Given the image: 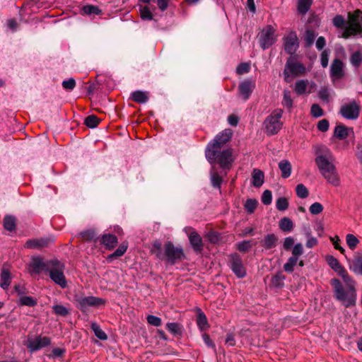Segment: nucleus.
<instances>
[{
    "mask_svg": "<svg viewBox=\"0 0 362 362\" xmlns=\"http://www.w3.org/2000/svg\"><path fill=\"white\" fill-rule=\"evenodd\" d=\"M343 280L346 288L337 279H332L330 281L334 296L345 307L348 308L354 305L356 302V281L349 275L346 269L338 274Z\"/></svg>",
    "mask_w": 362,
    "mask_h": 362,
    "instance_id": "f03ea898",
    "label": "nucleus"
},
{
    "mask_svg": "<svg viewBox=\"0 0 362 362\" xmlns=\"http://www.w3.org/2000/svg\"><path fill=\"white\" fill-rule=\"evenodd\" d=\"M237 248L240 252H247L251 248L250 240H243L237 244Z\"/></svg>",
    "mask_w": 362,
    "mask_h": 362,
    "instance_id": "052dcab7",
    "label": "nucleus"
},
{
    "mask_svg": "<svg viewBox=\"0 0 362 362\" xmlns=\"http://www.w3.org/2000/svg\"><path fill=\"white\" fill-rule=\"evenodd\" d=\"M74 303L77 308L81 312L86 313L90 307H99L104 305L105 300L103 298L93 296H83L76 294L74 296Z\"/></svg>",
    "mask_w": 362,
    "mask_h": 362,
    "instance_id": "0eeeda50",
    "label": "nucleus"
},
{
    "mask_svg": "<svg viewBox=\"0 0 362 362\" xmlns=\"http://www.w3.org/2000/svg\"><path fill=\"white\" fill-rule=\"evenodd\" d=\"M278 241V238L274 233L265 235L263 240V246L265 249L269 250L276 247Z\"/></svg>",
    "mask_w": 362,
    "mask_h": 362,
    "instance_id": "a878e982",
    "label": "nucleus"
},
{
    "mask_svg": "<svg viewBox=\"0 0 362 362\" xmlns=\"http://www.w3.org/2000/svg\"><path fill=\"white\" fill-rule=\"evenodd\" d=\"M250 64L246 62L240 64L236 68V71L238 74H247L250 71Z\"/></svg>",
    "mask_w": 362,
    "mask_h": 362,
    "instance_id": "bf43d9fd",
    "label": "nucleus"
},
{
    "mask_svg": "<svg viewBox=\"0 0 362 362\" xmlns=\"http://www.w3.org/2000/svg\"><path fill=\"white\" fill-rule=\"evenodd\" d=\"M296 195L300 199H305L308 196V190L303 184H298L296 187Z\"/></svg>",
    "mask_w": 362,
    "mask_h": 362,
    "instance_id": "c03bdc74",
    "label": "nucleus"
},
{
    "mask_svg": "<svg viewBox=\"0 0 362 362\" xmlns=\"http://www.w3.org/2000/svg\"><path fill=\"white\" fill-rule=\"evenodd\" d=\"M4 227L8 231H13L16 227V218L11 215H6L4 219Z\"/></svg>",
    "mask_w": 362,
    "mask_h": 362,
    "instance_id": "c756f323",
    "label": "nucleus"
},
{
    "mask_svg": "<svg viewBox=\"0 0 362 362\" xmlns=\"http://www.w3.org/2000/svg\"><path fill=\"white\" fill-rule=\"evenodd\" d=\"M283 41L284 50L288 54H293L299 47L298 38L295 31H291L285 35Z\"/></svg>",
    "mask_w": 362,
    "mask_h": 362,
    "instance_id": "f8f14e48",
    "label": "nucleus"
},
{
    "mask_svg": "<svg viewBox=\"0 0 362 362\" xmlns=\"http://www.w3.org/2000/svg\"><path fill=\"white\" fill-rule=\"evenodd\" d=\"M285 276L281 273H278L272 277V284L277 287H281L284 285Z\"/></svg>",
    "mask_w": 362,
    "mask_h": 362,
    "instance_id": "3c124183",
    "label": "nucleus"
},
{
    "mask_svg": "<svg viewBox=\"0 0 362 362\" xmlns=\"http://www.w3.org/2000/svg\"><path fill=\"white\" fill-rule=\"evenodd\" d=\"M140 16L143 20H152L153 16L147 6H144L140 9Z\"/></svg>",
    "mask_w": 362,
    "mask_h": 362,
    "instance_id": "680f3d73",
    "label": "nucleus"
},
{
    "mask_svg": "<svg viewBox=\"0 0 362 362\" xmlns=\"http://www.w3.org/2000/svg\"><path fill=\"white\" fill-rule=\"evenodd\" d=\"M323 206L319 202L313 203L309 208V211L313 215H317L323 211Z\"/></svg>",
    "mask_w": 362,
    "mask_h": 362,
    "instance_id": "603ef678",
    "label": "nucleus"
},
{
    "mask_svg": "<svg viewBox=\"0 0 362 362\" xmlns=\"http://www.w3.org/2000/svg\"><path fill=\"white\" fill-rule=\"evenodd\" d=\"M329 124L328 120L324 119L318 122L317 129L321 132H327L329 129Z\"/></svg>",
    "mask_w": 362,
    "mask_h": 362,
    "instance_id": "774afa93",
    "label": "nucleus"
},
{
    "mask_svg": "<svg viewBox=\"0 0 362 362\" xmlns=\"http://www.w3.org/2000/svg\"><path fill=\"white\" fill-rule=\"evenodd\" d=\"M54 313L60 316H66L69 313V310L62 305H54L52 306Z\"/></svg>",
    "mask_w": 362,
    "mask_h": 362,
    "instance_id": "a18cd8bd",
    "label": "nucleus"
},
{
    "mask_svg": "<svg viewBox=\"0 0 362 362\" xmlns=\"http://www.w3.org/2000/svg\"><path fill=\"white\" fill-rule=\"evenodd\" d=\"M51 344V340L47 337L37 336L35 338H29L26 343V346L31 352H35L42 348L48 346Z\"/></svg>",
    "mask_w": 362,
    "mask_h": 362,
    "instance_id": "4468645a",
    "label": "nucleus"
},
{
    "mask_svg": "<svg viewBox=\"0 0 362 362\" xmlns=\"http://www.w3.org/2000/svg\"><path fill=\"white\" fill-rule=\"evenodd\" d=\"M99 119L96 116L92 115L86 118L85 124L89 128H95L99 124Z\"/></svg>",
    "mask_w": 362,
    "mask_h": 362,
    "instance_id": "49530a36",
    "label": "nucleus"
},
{
    "mask_svg": "<svg viewBox=\"0 0 362 362\" xmlns=\"http://www.w3.org/2000/svg\"><path fill=\"white\" fill-rule=\"evenodd\" d=\"M54 260L43 261L41 257H33L30 263L31 273L40 274L42 272H47Z\"/></svg>",
    "mask_w": 362,
    "mask_h": 362,
    "instance_id": "f3484780",
    "label": "nucleus"
},
{
    "mask_svg": "<svg viewBox=\"0 0 362 362\" xmlns=\"http://www.w3.org/2000/svg\"><path fill=\"white\" fill-rule=\"evenodd\" d=\"M264 173L258 169H254L252 174V184L255 187H261L264 183Z\"/></svg>",
    "mask_w": 362,
    "mask_h": 362,
    "instance_id": "5701e85b",
    "label": "nucleus"
},
{
    "mask_svg": "<svg viewBox=\"0 0 362 362\" xmlns=\"http://www.w3.org/2000/svg\"><path fill=\"white\" fill-rule=\"evenodd\" d=\"M303 254V245L300 243L294 245L292 249V256L290 257L284 265V269L288 273L293 272L294 267L298 262V258Z\"/></svg>",
    "mask_w": 362,
    "mask_h": 362,
    "instance_id": "9b49d317",
    "label": "nucleus"
},
{
    "mask_svg": "<svg viewBox=\"0 0 362 362\" xmlns=\"http://www.w3.org/2000/svg\"><path fill=\"white\" fill-rule=\"evenodd\" d=\"M279 168L283 178H288L291 174V164L288 160H282L279 163Z\"/></svg>",
    "mask_w": 362,
    "mask_h": 362,
    "instance_id": "b1692460",
    "label": "nucleus"
},
{
    "mask_svg": "<svg viewBox=\"0 0 362 362\" xmlns=\"http://www.w3.org/2000/svg\"><path fill=\"white\" fill-rule=\"evenodd\" d=\"M330 240L332 243L334 247L339 250L341 254H344L345 250L340 246V238L339 236L335 235L334 237H330Z\"/></svg>",
    "mask_w": 362,
    "mask_h": 362,
    "instance_id": "4d7b16f0",
    "label": "nucleus"
},
{
    "mask_svg": "<svg viewBox=\"0 0 362 362\" xmlns=\"http://www.w3.org/2000/svg\"><path fill=\"white\" fill-rule=\"evenodd\" d=\"M102 243L109 248H113L117 243V238L112 234H105L102 238Z\"/></svg>",
    "mask_w": 362,
    "mask_h": 362,
    "instance_id": "2f4dec72",
    "label": "nucleus"
},
{
    "mask_svg": "<svg viewBox=\"0 0 362 362\" xmlns=\"http://www.w3.org/2000/svg\"><path fill=\"white\" fill-rule=\"evenodd\" d=\"M148 324L155 327H159L161 325V319L157 316L150 315L147 317Z\"/></svg>",
    "mask_w": 362,
    "mask_h": 362,
    "instance_id": "338daca9",
    "label": "nucleus"
},
{
    "mask_svg": "<svg viewBox=\"0 0 362 362\" xmlns=\"http://www.w3.org/2000/svg\"><path fill=\"white\" fill-rule=\"evenodd\" d=\"M340 113L346 119H356L359 116L360 107L356 102H350L341 107Z\"/></svg>",
    "mask_w": 362,
    "mask_h": 362,
    "instance_id": "2eb2a0df",
    "label": "nucleus"
},
{
    "mask_svg": "<svg viewBox=\"0 0 362 362\" xmlns=\"http://www.w3.org/2000/svg\"><path fill=\"white\" fill-rule=\"evenodd\" d=\"M91 329L93 331L95 335L100 340H106L107 336L105 332L100 328V327L96 323L93 322L91 324Z\"/></svg>",
    "mask_w": 362,
    "mask_h": 362,
    "instance_id": "e433bc0d",
    "label": "nucleus"
},
{
    "mask_svg": "<svg viewBox=\"0 0 362 362\" xmlns=\"http://www.w3.org/2000/svg\"><path fill=\"white\" fill-rule=\"evenodd\" d=\"M257 206V202L255 199H249L245 202V209L248 213L252 214L256 209Z\"/></svg>",
    "mask_w": 362,
    "mask_h": 362,
    "instance_id": "8fccbe9b",
    "label": "nucleus"
},
{
    "mask_svg": "<svg viewBox=\"0 0 362 362\" xmlns=\"http://www.w3.org/2000/svg\"><path fill=\"white\" fill-rule=\"evenodd\" d=\"M152 251L159 259L163 260V252L164 251H163L162 245H161L160 242L156 241L153 243Z\"/></svg>",
    "mask_w": 362,
    "mask_h": 362,
    "instance_id": "37998d69",
    "label": "nucleus"
},
{
    "mask_svg": "<svg viewBox=\"0 0 362 362\" xmlns=\"http://www.w3.org/2000/svg\"><path fill=\"white\" fill-rule=\"evenodd\" d=\"M276 30L273 26L268 25L262 30L259 37L260 46L263 49L269 48L276 41Z\"/></svg>",
    "mask_w": 362,
    "mask_h": 362,
    "instance_id": "9d476101",
    "label": "nucleus"
},
{
    "mask_svg": "<svg viewBox=\"0 0 362 362\" xmlns=\"http://www.w3.org/2000/svg\"><path fill=\"white\" fill-rule=\"evenodd\" d=\"M197 324L201 331H204L208 326L206 316L201 310L199 311L198 316H197Z\"/></svg>",
    "mask_w": 362,
    "mask_h": 362,
    "instance_id": "f704fd0d",
    "label": "nucleus"
},
{
    "mask_svg": "<svg viewBox=\"0 0 362 362\" xmlns=\"http://www.w3.org/2000/svg\"><path fill=\"white\" fill-rule=\"evenodd\" d=\"M322 175L329 185L334 187H339L341 185L340 177L337 168L332 170L329 173H325Z\"/></svg>",
    "mask_w": 362,
    "mask_h": 362,
    "instance_id": "4be33fe9",
    "label": "nucleus"
},
{
    "mask_svg": "<svg viewBox=\"0 0 362 362\" xmlns=\"http://www.w3.org/2000/svg\"><path fill=\"white\" fill-rule=\"evenodd\" d=\"M279 228L284 232H291L293 228V223L289 218L284 217L279 221Z\"/></svg>",
    "mask_w": 362,
    "mask_h": 362,
    "instance_id": "473e14b6",
    "label": "nucleus"
},
{
    "mask_svg": "<svg viewBox=\"0 0 362 362\" xmlns=\"http://www.w3.org/2000/svg\"><path fill=\"white\" fill-rule=\"evenodd\" d=\"M283 93L284 98L282 100V105L284 107L291 109L293 106V100L291 96V92L288 90H284Z\"/></svg>",
    "mask_w": 362,
    "mask_h": 362,
    "instance_id": "a19ab883",
    "label": "nucleus"
},
{
    "mask_svg": "<svg viewBox=\"0 0 362 362\" xmlns=\"http://www.w3.org/2000/svg\"><path fill=\"white\" fill-rule=\"evenodd\" d=\"M319 98L324 102L328 103L329 100V93L327 88H321L318 93Z\"/></svg>",
    "mask_w": 362,
    "mask_h": 362,
    "instance_id": "69168bd1",
    "label": "nucleus"
},
{
    "mask_svg": "<svg viewBox=\"0 0 362 362\" xmlns=\"http://www.w3.org/2000/svg\"><path fill=\"white\" fill-rule=\"evenodd\" d=\"M185 233L188 235L190 244L196 252H202L204 248L202 238L192 228H185Z\"/></svg>",
    "mask_w": 362,
    "mask_h": 362,
    "instance_id": "dca6fc26",
    "label": "nucleus"
},
{
    "mask_svg": "<svg viewBox=\"0 0 362 362\" xmlns=\"http://www.w3.org/2000/svg\"><path fill=\"white\" fill-rule=\"evenodd\" d=\"M346 243L349 249L354 250L356 248L359 240L354 235L349 233L346 235Z\"/></svg>",
    "mask_w": 362,
    "mask_h": 362,
    "instance_id": "4c0bfd02",
    "label": "nucleus"
},
{
    "mask_svg": "<svg viewBox=\"0 0 362 362\" xmlns=\"http://www.w3.org/2000/svg\"><path fill=\"white\" fill-rule=\"evenodd\" d=\"M351 63L353 66L357 67L362 62V53L360 51L354 52L351 56Z\"/></svg>",
    "mask_w": 362,
    "mask_h": 362,
    "instance_id": "de8ad7c7",
    "label": "nucleus"
},
{
    "mask_svg": "<svg viewBox=\"0 0 362 362\" xmlns=\"http://www.w3.org/2000/svg\"><path fill=\"white\" fill-rule=\"evenodd\" d=\"M230 268L238 278H243L246 276V269L243 264L240 256L236 253L229 257Z\"/></svg>",
    "mask_w": 362,
    "mask_h": 362,
    "instance_id": "ddd939ff",
    "label": "nucleus"
},
{
    "mask_svg": "<svg viewBox=\"0 0 362 362\" xmlns=\"http://www.w3.org/2000/svg\"><path fill=\"white\" fill-rule=\"evenodd\" d=\"M315 152L317 156L315 160L321 175L336 168L334 165V157L329 149L322 146L317 148Z\"/></svg>",
    "mask_w": 362,
    "mask_h": 362,
    "instance_id": "7ed1b4c3",
    "label": "nucleus"
},
{
    "mask_svg": "<svg viewBox=\"0 0 362 362\" xmlns=\"http://www.w3.org/2000/svg\"><path fill=\"white\" fill-rule=\"evenodd\" d=\"M211 181L214 187L220 189L222 183L221 177L215 171L211 173Z\"/></svg>",
    "mask_w": 362,
    "mask_h": 362,
    "instance_id": "79ce46f5",
    "label": "nucleus"
},
{
    "mask_svg": "<svg viewBox=\"0 0 362 362\" xmlns=\"http://www.w3.org/2000/svg\"><path fill=\"white\" fill-rule=\"evenodd\" d=\"M313 0H298L297 9L299 13L305 15L310 10Z\"/></svg>",
    "mask_w": 362,
    "mask_h": 362,
    "instance_id": "7c9ffc66",
    "label": "nucleus"
},
{
    "mask_svg": "<svg viewBox=\"0 0 362 362\" xmlns=\"http://www.w3.org/2000/svg\"><path fill=\"white\" fill-rule=\"evenodd\" d=\"M344 76V64L339 59H335L330 66V77L333 81L339 80Z\"/></svg>",
    "mask_w": 362,
    "mask_h": 362,
    "instance_id": "6ab92c4d",
    "label": "nucleus"
},
{
    "mask_svg": "<svg viewBox=\"0 0 362 362\" xmlns=\"http://www.w3.org/2000/svg\"><path fill=\"white\" fill-rule=\"evenodd\" d=\"M355 35L362 36V12L359 10L349 13V23L341 36L349 38Z\"/></svg>",
    "mask_w": 362,
    "mask_h": 362,
    "instance_id": "20e7f679",
    "label": "nucleus"
},
{
    "mask_svg": "<svg viewBox=\"0 0 362 362\" xmlns=\"http://www.w3.org/2000/svg\"><path fill=\"white\" fill-rule=\"evenodd\" d=\"M308 81L307 80H298L295 83L294 90L298 95H303L305 93Z\"/></svg>",
    "mask_w": 362,
    "mask_h": 362,
    "instance_id": "c9c22d12",
    "label": "nucleus"
},
{
    "mask_svg": "<svg viewBox=\"0 0 362 362\" xmlns=\"http://www.w3.org/2000/svg\"><path fill=\"white\" fill-rule=\"evenodd\" d=\"M332 23L334 26H335L337 28H344L343 31L344 30L345 28L347 26L349 23L348 22L345 26V18L341 15H337L335 17H334Z\"/></svg>",
    "mask_w": 362,
    "mask_h": 362,
    "instance_id": "ea45409f",
    "label": "nucleus"
},
{
    "mask_svg": "<svg viewBox=\"0 0 362 362\" xmlns=\"http://www.w3.org/2000/svg\"><path fill=\"white\" fill-rule=\"evenodd\" d=\"M231 136L232 131L226 129L217 134L207 145L205 156L211 164L216 161L223 169H229L231 167L233 161L232 149L223 148Z\"/></svg>",
    "mask_w": 362,
    "mask_h": 362,
    "instance_id": "f257e3e1",
    "label": "nucleus"
},
{
    "mask_svg": "<svg viewBox=\"0 0 362 362\" xmlns=\"http://www.w3.org/2000/svg\"><path fill=\"white\" fill-rule=\"evenodd\" d=\"M272 192L267 189L264 190L262 195V202L264 204L269 205L272 203Z\"/></svg>",
    "mask_w": 362,
    "mask_h": 362,
    "instance_id": "0e129e2a",
    "label": "nucleus"
},
{
    "mask_svg": "<svg viewBox=\"0 0 362 362\" xmlns=\"http://www.w3.org/2000/svg\"><path fill=\"white\" fill-rule=\"evenodd\" d=\"M37 300L36 298L27 296H23L18 299L17 304L21 306L34 307L37 305Z\"/></svg>",
    "mask_w": 362,
    "mask_h": 362,
    "instance_id": "cd10ccee",
    "label": "nucleus"
},
{
    "mask_svg": "<svg viewBox=\"0 0 362 362\" xmlns=\"http://www.w3.org/2000/svg\"><path fill=\"white\" fill-rule=\"evenodd\" d=\"M12 281V274L9 269L5 265L3 266L0 274V287L7 291Z\"/></svg>",
    "mask_w": 362,
    "mask_h": 362,
    "instance_id": "412c9836",
    "label": "nucleus"
},
{
    "mask_svg": "<svg viewBox=\"0 0 362 362\" xmlns=\"http://www.w3.org/2000/svg\"><path fill=\"white\" fill-rule=\"evenodd\" d=\"M328 265L337 274H339L345 268L340 264V262L332 255H328L326 257Z\"/></svg>",
    "mask_w": 362,
    "mask_h": 362,
    "instance_id": "393cba45",
    "label": "nucleus"
},
{
    "mask_svg": "<svg viewBox=\"0 0 362 362\" xmlns=\"http://www.w3.org/2000/svg\"><path fill=\"white\" fill-rule=\"evenodd\" d=\"M54 241V238H40L37 239L28 240L25 243V247L30 249H41L47 247L49 244Z\"/></svg>",
    "mask_w": 362,
    "mask_h": 362,
    "instance_id": "aec40b11",
    "label": "nucleus"
},
{
    "mask_svg": "<svg viewBox=\"0 0 362 362\" xmlns=\"http://www.w3.org/2000/svg\"><path fill=\"white\" fill-rule=\"evenodd\" d=\"M185 257L183 250L181 247H175L170 241L164 245L163 260L171 265L175 264L177 261L182 260Z\"/></svg>",
    "mask_w": 362,
    "mask_h": 362,
    "instance_id": "1a4fd4ad",
    "label": "nucleus"
},
{
    "mask_svg": "<svg viewBox=\"0 0 362 362\" xmlns=\"http://www.w3.org/2000/svg\"><path fill=\"white\" fill-rule=\"evenodd\" d=\"M76 86V81L73 78L64 80L62 82V87L66 90H72Z\"/></svg>",
    "mask_w": 362,
    "mask_h": 362,
    "instance_id": "13d9d810",
    "label": "nucleus"
},
{
    "mask_svg": "<svg viewBox=\"0 0 362 362\" xmlns=\"http://www.w3.org/2000/svg\"><path fill=\"white\" fill-rule=\"evenodd\" d=\"M351 129H349L344 125L339 124L334 129V136L339 139H344L349 135V131Z\"/></svg>",
    "mask_w": 362,
    "mask_h": 362,
    "instance_id": "c85d7f7f",
    "label": "nucleus"
},
{
    "mask_svg": "<svg viewBox=\"0 0 362 362\" xmlns=\"http://www.w3.org/2000/svg\"><path fill=\"white\" fill-rule=\"evenodd\" d=\"M305 42L306 47H310L316 37V33L313 30H307L305 33Z\"/></svg>",
    "mask_w": 362,
    "mask_h": 362,
    "instance_id": "58836bf2",
    "label": "nucleus"
},
{
    "mask_svg": "<svg viewBox=\"0 0 362 362\" xmlns=\"http://www.w3.org/2000/svg\"><path fill=\"white\" fill-rule=\"evenodd\" d=\"M127 250V245L122 243L118 248L111 255V257H118L122 256Z\"/></svg>",
    "mask_w": 362,
    "mask_h": 362,
    "instance_id": "e2e57ef3",
    "label": "nucleus"
},
{
    "mask_svg": "<svg viewBox=\"0 0 362 362\" xmlns=\"http://www.w3.org/2000/svg\"><path fill=\"white\" fill-rule=\"evenodd\" d=\"M255 81L247 78L238 86V92L244 100H247L255 88Z\"/></svg>",
    "mask_w": 362,
    "mask_h": 362,
    "instance_id": "a211bd4d",
    "label": "nucleus"
},
{
    "mask_svg": "<svg viewBox=\"0 0 362 362\" xmlns=\"http://www.w3.org/2000/svg\"><path fill=\"white\" fill-rule=\"evenodd\" d=\"M132 98L139 103H146L148 100V93L142 90H136L132 93Z\"/></svg>",
    "mask_w": 362,
    "mask_h": 362,
    "instance_id": "bb28decb",
    "label": "nucleus"
},
{
    "mask_svg": "<svg viewBox=\"0 0 362 362\" xmlns=\"http://www.w3.org/2000/svg\"><path fill=\"white\" fill-rule=\"evenodd\" d=\"M282 115L283 110L276 109L266 118L264 125L267 134L274 135L280 131L283 126Z\"/></svg>",
    "mask_w": 362,
    "mask_h": 362,
    "instance_id": "423d86ee",
    "label": "nucleus"
},
{
    "mask_svg": "<svg viewBox=\"0 0 362 362\" xmlns=\"http://www.w3.org/2000/svg\"><path fill=\"white\" fill-rule=\"evenodd\" d=\"M305 71L306 68L302 63L293 57H289L284 70V80L286 83H290L293 78L303 75Z\"/></svg>",
    "mask_w": 362,
    "mask_h": 362,
    "instance_id": "39448f33",
    "label": "nucleus"
},
{
    "mask_svg": "<svg viewBox=\"0 0 362 362\" xmlns=\"http://www.w3.org/2000/svg\"><path fill=\"white\" fill-rule=\"evenodd\" d=\"M310 113L314 117H320L323 115V110L317 104H313L311 106Z\"/></svg>",
    "mask_w": 362,
    "mask_h": 362,
    "instance_id": "6e6d98bb",
    "label": "nucleus"
},
{
    "mask_svg": "<svg viewBox=\"0 0 362 362\" xmlns=\"http://www.w3.org/2000/svg\"><path fill=\"white\" fill-rule=\"evenodd\" d=\"M276 207L279 211H285L288 207V202L286 197H279L276 202Z\"/></svg>",
    "mask_w": 362,
    "mask_h": 362,
    "instance_id": "09e8293b",
    "label": "nucleus"
},
{
    "mask_svg": "<svg viewBox=\"0 0 362 362\" xmlns=\"http://www.w3.org/2000/svg\"><path fill=\"white\" fill-rule=\"evenodd\" d=\"M82 13L88 16H98L102 13V11L97 6L94 5H86L82 8Z\"/></svg>",
    "mask_w": 362,
    "mask_h": 362,
    "instance_id": "72a5a7b5",
    "label": "nucleus"
},
{
    "mask_svg": "<svg viewBox=\"0 0 362 362\" xmlns=\"http://www.w3.org/2000/svg\"><path fill=\"white\" fill-rule=\"evenodd\" d=\"M64 265L57 260H54L51 264L48 273L50 279L61 288L67 286V281L64 274Z\"/></svg>",
    "mask_w": 362,
    "mask_h": 362,
    "instance_id": "6e6552de",
    "label": "nucleus"
},
{
    "mask_svg": "<svg viewBox=\"0 0 362 362\" xmlns=\"http://www.w3.org/2000/svg\"><path fill=\"white\" fill-rule=\"evenodd\" d=\"M14 291L16 293L18 298L25 296L28 293V288L24 285L16 284L14 286Z\"/></svg>",
    "mask_w": 362,
    "mask_h": 362,
    "instance_id": "5fc2aeb1",
    "label": "nucleus"
},
{
    "mask_svg": "<svg viewBox=\"0 0 362 362\" xmlns=\"http://www.w3.org/2000/svg\"><path fill=\"white\" fill-rule=\"evenodd\" d=\"M168 330L173 334H177L181 332V327L178 323L168 322L166 325Z\"/></svg>",
    "mask_w": 362,
    "mask_h": 362,
    "instance_id": "864d4df0",
    "label": "nucleus"
}]
</instances>
